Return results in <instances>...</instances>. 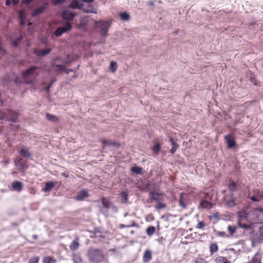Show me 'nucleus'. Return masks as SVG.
I'll return each mask as SVG.
<instances>
[{
  "label": "nucleus",
  "instance_id": "774afa93",
  "mask_svg": "<svg viewBox=\"0 0 263 263\" xmlns=\"http://www.w3.org/2000/svg\"><path fill=\"white\" fill-rule=\"evenodd\" d=\"M149 6H154V2H153V1H150V2H149Z\"/></svg>",
  "mask_w": 263,
  "mask_h": 263
},
{
  "label": "nucleus",
  "instance_id": "4be33fe9",
  "mask_svg": "<svg viewBox=\"0 0 263 263\" xmlns=\"http://www.w3.org/2000/svg\"><path fill=\"white\" fill-rule=\"evenodd\" d=\"M54 183L52 181H49L45 184V186L43 189L45 192H48L54 186Z\"/></svg>",
  "mask_w": 263,
  "mask_h": 263
},
{
  "label": "nucleus",
  "instance_id": "338daca9",
  "mask_svg": "<svg viewBox=\"0 0 263 263\" xmlns=\"http://www.w3.org/2000/svg\"><path fill=\"white\" fill-rule=\"evenodd\" d=\"M32 238L34 239H37V238H38V236L37 235H33L32 236Z\"/></svg>",
  "mask_w": 263,
  "mask_h": 263
},
{
  "label": "nucleus",
  "instance_id": "13d9d810",
  "mask_svg": "<svg viewBox=\"0 0 263 263\" xmlns=\"http://www.w3.org/2000/svg\"><path fill=\"white\" fill-rule=\"evenodd\" d=\"M12 2V1L11 0H6V2H5V5L6 6H9L11 5Z\"/></svg>",
  "mask_w": 263,
  "mask_h": 263
},
{
  "label": "nucleus",
  "instance_id": "bb28decb",
  "mask_svg": "<svg viewBox=\"0 0 263 263\" xmlns=\"http://www.w3.org/2000/svg\"><path fill=\"white\" fill-rule=\"evenodd\" d=\"M22 39L23 37L22 36L17 37L15 40L12 41L11 45L13 46L16 47L22 41Z\"/></svg>",
  "mask_w": 263,
  "mask_h": 263
},
{
  "label": "nucleus",
  "instance_id": "423d86ee",
  "mask_svg": "<svg viewBox=\"0 0 263 263\" xmlns=\"http://www.w3.org/2000/svg\"><path fill=\"white\" fill-rule=\"evenodd\" d=\"M257 224L255 227H253L252 229H249L248 232L250 234H251L252 235L254 236L255 237H256L257 239L259 240L262 243L263 242V226L260 227L258 228V231H255V228H256Z\"/></svg>",
  "mask_w": 263,
  "mask_h": 263
},
{
  "label": "nucleus",
  "instance_id": "c756f323",
  "mask_svg": "<svg viewBox=\"0 0 263 263\" xmlns=\"http://www.w3.org/2000/svg\"><path fill=\"white\" fill-rule=\"evenodd\" d=\"M155 228L154 226L148 227L146 229V233L148 236H152L155 232Z\"/></svg>",
  "mask_w": 263,
  "mask_h": 263
},
{
  "label": "nucleus",
  "instance_id": "7c9ffc66",
  "mask_svg": "<svg viewBox=\"0 0 263 263\" xmlns=\"http://www.w3.org/2000/svg\"><path fill=\"white\" fill-rule=\"evenodd\" d=\"M54 67L55 68V70L58 72H64V70H66V67L62 65L56 64Z\"/></svg>",
  "mask_w": 263,
  "mask_h": 263
},
{
  "label": "nucleus",
  "instance_id": "bf43d9fd",
  "mask_svg": "<svg viewBox=\"0 0 263 263\" xmlns=\"http://www.w3.org/2000/svg\"><path fill=\"white\" fill-rule=\"evenodd\" d=\"M20 0H12V2L14 6H16L18 4Z\"/></svg>",
  "mask_w": 263,
  "mask_h": 263
},
{
  "label": "nucleus",
  "instance_id": "c85d7f7f",
  "mask_svg": "<svg viewBox=\"0 0 263 263\" xmlns=\"http://www.w3.org/2000/svg\"><path fill=\"white\" fill-rule=\"evenodd\" d=\"M0 120L4 121H7L9 120V117L7 114L3 112L0 110Z\"/></svg>",
  "mask_w": 263,
  "mask_h": 263
},
{
  "label": "nucleus",
  "instance_id": "0eeeda50",
  "mask_svg": "<svg viewBox=\"0 0 263 263\" xmlns=\"http://www.w3.org/2000/svg\"><path fill=\"white\" fill-rule=\"evenodd\" d=\"M61 15L63 20L70 22V21L73 20L77 14L70 12L68 10H65L62 12Z\"/></svg>",
  "mask_w": 263,
  "mask_h": 263
},
{
  "label": "nucleus",
  "instance_id": "f8f14e48",
  "mask_svg": "<svg viewBox=\"0 0 263 263\" xmlns=\"http://www.w3.org/2000/svg\"><path fill=\"white\" fill-rule=\"evenodd\" d=\"M88 196V194L86 190H81L77 193L75 199L77 201H82Z\"/></svg>",
  "mask_w": 263,
  "mask_h": 263
},
{
  "label": "nucleus",
  "instance_id": "7ed1b4c3",
  "mask_svg": "<svg viewBox=\"0 0 263 263\" xmlns=\"http://www.w3.org/2000/svg\"><path fill=\"white\" fill-rule=\"evenodd\" d=\"M248 218V215L247 212H240L238 213V218L237 220L238 226L241 228L245 230L246 231H249V229H251L253 227H255L257 223L255 222H249L248 223H246L245 221L247 220Z\"/></svg>",
  "mask_w": 263,
  "mask_h": 263
},
{
  "label": "nucleus",
  "instance_id": "39448f33",
  "mask_svg": "<svg viewBox=\"0 0 263 263\" xmlns=\"http://www.w3.org/2000/svg\"><path fill=\"white\" fill-rule=\"evenodd\" d=\"M72 29V24L69 22H65L64 27H58L54 32L55 36L57 37L61 36L63 33L71 30Z\"/></svg>",
  "mask_w": 263,
  "mask_h": 263
},
{
  "label": "nucleus",
  "instance_id": "dca6fc26",
  "mask_svg": "<svg viewBox=\"0 0 263 263\" xmlns=\"http://www.w3.org/2000/svg\"><path fill=\"white\" fill-rule=\"evenodd\" d=\"M11 187L14 191L20 192L23 189V183L18 181H13L11 184Z\"/></svg>",
  "mask_w": 263,
  "mask_h": 263
},
{
  "label": "nucleus",
  "instance_id": "3c124183",
  "mask_svg": "<svg viewBox=\"0 0 263 263\" xmlns=\"http://www.w3.org/2000/svg\"><path fill=\"white\" fill-rule=\"evenodd\" d=\"M250 199L252 201H255V202H258L259 201V200L254 196H252L250 197Z\"/></svg>",
  "mask_w": 263,
  "mask_h": 263
},
{
  "label": "nucleus",
  "instance_id": "09e8293b",
  "mask_svg": "<svg viewBox=\"0 0 263 263\" xmlns=\"http://www.w3.org/2000/svg\"><path fill=\"white\" fill-rule=\"evenodd\" d=\"M205 226V223L204 222V221H199L197 225L196 226V228L198 229H202L203 228H204Z\"/></svg>",
  "mask_w": 263,
  "mask_h": 263
},
{
  "label": "nucleus",
  "instance_id": "393cba45",
  "mask_svg": "<svg viewBox=\"0 0 263 263\" xmlns=\"http://www.w3.org/2000/svg\"><path fill=\"white\" fill-rule=\"evenodd\" d=\"M250 240L251 241V245L253 247H255L257 244L258 243H261L262 242L257 239L256 237H255L254 236L251 235V236L250 237Z\"/></svg>",
  "mask_w": 263,
  "mask_h": 263
},
{
  "label": "nucleus",
  "instance_id": "9b49d317",
  "mask_svg": "<svg viewBox=\"0 0 263 263\" xmlns=\"http://www.w3.org/2000/svg\"><path fill=\"white\" fill-rule=\"evenodd\" d=\"M15 165L19 167L20 170H26L28 168V165L26 161H22L21 158H17L14 160Z\"/></svg>",
  "mask_w": 263,
  "mask_h": 263
},
{
  "label": "nucleus",
  "instance_id": "864d4df0",
  "mask_svg": "<svg viewBox=\"0 0 263 263\" xmlns=\"http://www.w3.org/2000/svg\"><path fill=\"white\" fill-rule=\"evenodd\" d=\"M108 142H109L108 141L105 140V139L102 140V143L104 146L107 145Z\"/></svg>",
  "mask_w": 263,
  "mask_h": 263
},
{
  "label": "nucleus",
  "instance_id": "20e7f679",
  "mask_svg": "<svg viewBox=\"0 0 263 263\" xmlns=\"http://www.w3.org/2000/svg\"><path fill=\"white\" fill-rule=\"evenodd\" d=\"M111 21H95V26L99 29L100 33L102 36H105L107 35V32L109 27L111 26Z\"/></svg>",
  "mask_w": 263,
  "mask_h": 263
},
{
  "label": "nucleus",
  "instance_id": "c9c22d12",
  "mask_svg": "<svg viewBox=\"0 0 263 263\" xmlns=\"http://www.w3.org/2000/svg\"><path fill=\"white\" fill-rule=\"evenodd\" d=\"M120 17L123 21H128L129 18V15L127 12H122L120 13Z\"/></svg>",
  "mask_w": 263,
  "mask_h": 263
},
{
  "label": "nucleus",
  "instance_id": "6e6552de",
  "mask_svg": "<svg viewBox=\"0 0 263 263\" xmlns=\"http://www.w3.org/2000/svg\"><path fill=\"white\" fill-rule=\"evenodd\" d=\"M102 204L103 208L102 209V211L103 212H104V208L105 209L106 211L110 210L114 213H117L118 212L117 207L112 202L107 200H103L102 201Z\"/></svg>",
  "mask_w": 263,
  "mask_h": 263
},
{
  "label": "nucleus",
  "instance_id": "b1692460",
  "mask_svg": "<svg viewBox=\"0 0 263 263\" xmlns=\"http://www.w3.org/2000/svg\"><path fill=\"white\" fill-rule=\"evenodd\" d=\"M200 205L202 208L211 209L212 208L211 203L205 200L201 201Z\"/></svg>",
  "mask_w": 263,
  "mask_h": 263
},
{
  "label": "nucleus",
  "instance_id": "5701e85b",
  "mask_svg": "<svg viewBox=\"0 0 263 263\" xmlns=\"http://www.w3.org/2000/svg\"><path fill=\"white\" fill-rule=\"evenodd\" d=\"M73 261L74 263H85V261L79 254H73Z\"/></svg>",
  "mask_w": 263,
  "mask_h": 263
},
{
  "label": "nucleus",
  "instance_id": "49530a36",
  "mask_svg": "<svg viewBox=\"0 0 263 263\" xmlns=\"http://www.w3.org/2000/svg\"><path fill=\"white\" fill-rule=\"evenodd\" d=\"M39 261V257L35 256L31 258L29 260V263H38Z\"/></svg>",
  "mask_w": 263,
  "mask_h": 263
},
{
  "label": "nucleus",
  "instance_id": "4d7b16f0",
  "mask_svg": "<svg viewBox=\"0 0 263 263\" xmlns=\"http://www.w3.org/2000/svg\"><path fill=\"white\" fill-rule=\"evenodd\" d=\"M0 52H1L2 53H5V50L3 49V48L2 47V41H1V39H0Z\"/></svg>",
  "mask_w": 263,
  "mask_h": 263
},
{
  "label": "nucleus",
  "instance_id": "e433bc0d",
  "mask_svg": "<svg viewBox=\"0 0 263 263\" xmlns=\"http://www.w3.org/2000/svg\"><path fill=\"white\" fill-rule=\"evenodd\" d=\"M179 205L180 206H181L183 209H186V204H185V203L184 202V201L183 200V194L182 193H181V195H180V199L179 200Z\"/></svg>",
  "mask_w": 263,
  "mask_h": 263
},
{
  "label": "nucleus",
  "instance_id": "aec40b11",
  "mask_svg": "<svg viewBox=\"0 0 263 263\" xmlns=\"http://www.w3.org/2000/svg\"><path fill=\"white\" fill-rule=\"evenodd\" d=\"M19 153L21 156H22L24 158H27L31 156V153L28 151V149L27 148H26L25 147H22L20 152Z\"/></svg>",
  "mask_w": 263,
  "mask_h": 263
},
{
  "label": "nucleus",
  "instance_id": "37998d69",
  "mask_svg": "<svg viewBox=\"0 0 263 263\" xmlns=\"http://www.w3.org/2000/svg\"><path fill=\"white\" fill-rule=\"evenodd\" d=\"M149 194L150 195V199L148 200V202H152L153 201H154V200H156V199L155 198L156 195L154 193V191H151L149 192Z\"/></svg>",
  "mask_w": 263,
  "mask_h": 263
},
{
  "label": "nucleus",
  "instance_id": "c03bdc74",
  "mask_svg": "<svg viewBox=\"0 0 263 263\" xmlns=\"http://www.w3.org/2000/svg\"><path fill=\"white\" fill-rule=\"evenodd\" d=\"M65 0H52L51 3L54 6H58L63 4Z\"/></svg>",
  "mask_w": 263,
  "mask_h": 263
},
{
  "label": "nucleus",
  "instance_id": "58836bf2",
  "mask_svg": "<svg viewBox=\"0 0 263 263\" xmlns=\"http://www.w3.org/2000/svg\"><path fill=\"white\" fill-rule=\"evenodd\" d=\"M128 194L126 192H122L121 193L122 202L125 203L128 199Z\"/></svg>",
  "mask_w": 263,
  "mask_h": 263
},
{
  "label": "nucleus",
  "instance_id": "f3484780",
  "mask_svg": "<svg viewBox=\"0 0 263 263\" xmlns=\"http://www.w3.org/2000/svg\"><path fill=\"white\" fill-rule=\"evenodd\" d=\"M83 6V5L82 4L80 3L77 1L73 0L68 6V8L72 9H78L80 10L82 9Z\"/></svg>",
  "mask_w": 263,
  "mask_h": 263
},
{
  "label": "nucleus",
  "instance_id": "de8ad7c7",
  "mask_svg": "<svg viewBox=\"0 0 263 263\" xmlns=\"http://www.w3.org/2000/svg\"><path fill=\"white\" fill-rule=\"evenodd\" d=\"M227 205L229 207H233L235 205V201L233 199L227 201Z\"/></svg>",
  "mask_w": 263,
  "mask_h": 263
},
{
  "label": "nucleus",
  "instance_id": "9d476101",
  "mask_svg": "<svg viewBox=\"0 0 263 263\" xmlns=\"http://www.w3.org/2000/svg\"><path fill=\"white\" fill-rule=\"evenodd\" d=\"M224 139L227 143V146L229 148H232L234 147L236 143L234 137L230 134L226 135L224 137Z\"/></svg>",
  "mask_w": 263,
  "mask_h": 263
},
{
  "label": "nucleus",
  "instance_id": "2eb2a0df",
  "mask_svg": "<svg viewBox=\"0 0 263 263\" xmlns=\"http://www.w3.org/2000/svg\"><path fill=\"white\" fill-rule=\"evenodd\" d=\"M51 49L49 48L43 50L35 49L34 50V53L38 57L45 56L51 52Z\"/></svg>",
  "mask_w": 263,
  "mask_h": 263
},
{
  "label": "nucleus",
  "instance_id": "8fccbe9b",
  "mask_svg": "<svg viewBox=\"0 0 263 263\" xmlns=\"http://www.w3.org/2000/svg\"><path fill=\"white\" fill-rule=\"evenodd\" d=\"M216 235L220 237H224L227 236V234L224 232H217Z\"/></svg>",
  "mask_w": 263,
  "mask_h": 263
},
{
  "label": "nucleus",
  "instance_id": "72a5a7b5",
  "mask_svg": "<svg viewBox=\"0 0 263 263\" xmlns=\"http://www.w3.org/2000/svg\"><path fill=\"white\" fill-rule=\"evenodd\" d=\"M252 263H261L260 257L258 253H256L252 259Z\"/></svg>",
  "mask_w": 263,
  "mask_h": 263
},
{
  "label": "nucleus",
  "instance_id": "a19ab883",
  "mask_svg": "<svg viewBox=\"0 0 263 263\" xmlns=\"http://www.w3.org/2000/svg\"><path fill=\"white\" fill-rule=\"evenodd\" d=\"M227 259L225 257L218 256L216 258L215 261L216 263H224Z\"/></svg>",
  "mask_w": 263,
  "mask_h": 263
},
{
  "label": "nucleus",
  "instance_id": "a211bd4d",
  "mask_svg": "<svg viewBox=\"0 0 263 263\" xmlns=\"http://www.w3.org/2000/svg\"><path fill=\"white\" fill-rule=\"evenodd\" d=\"M79 238L77 237L70 243L69 249L71 251H74L77 250L79 248Z\"/></svg>",
  "mask_w": 263,
  "mask_h": 263
},
{
  "label": "nucleus",
  "instance_id": "473e14b6",
  "mask_svg": "<svg viewBox=\"0 0 263 263\" xmlns=\"http://www.w3.org/2000/svg\"><path fill=\"white\" fill-rule=\"evenodd\" d=\"M218 250V247L216 243H212L210 245V251L212 254L217 252Z\"/></svg>",
  "mask_w": 263,
  "mask_h": 263
},
{
  "label": "nucleus",
  "instance_id": "cd10ccee",
  "mask_svg": "<svg viewBox=\"0 0 263 263\" xmlns=\"http://www.w3.org/2000/svg\"><path fill=\"white\" fill-rule=\"evenodd\" d=\"M161 147V144L160 143H155V144H154V147L153 148V153L155 154H156V155L158 154V153L160 151Z\"/></svg>",
  "mask_w": 263,
  "mask_h": 263
},
{
  "label": "nucleus",
  "instance_id": "412c9836",
  "mask_svg": "<svg viewBox=\"0 0 263 263\" xmlns=\"http://www.w3.org/2000/svg\"><path fill=\"white\" fill-rule=\"evenodd\" d=\"M46 116L47 119L51 122L57 123L59 122V118L55 115L50 114L49 113H46Z\"/></svg>",
  "mask_w": 263,
  "mask_h": 263
},
{
  "label": "nucleus",
  "instance_id": "e2e57ef3",
  "mask_svg": "<svg viewBox=\"0 0 263 263\" xmlns=\"http://www.w3.org/2000/svg\"><path fill=\"white\" fill-rule=\"evenodd\" d=\"M116 145H117L116 143L110 142L109 141L108 142V144H107V145H110V146H111V145L116 146Z\"/></svg>",
  "mask_w": 263,
  "mask_h": 263
},
{
  "label": "nucleus",
  "instance_id": "2f4dec72",
  "mask_svg": "<svg viewBox=\"0 0 263 263\" xmlns=\"http://www.w3.org/2000/svg\"><path fill=\"white\" fill-rule=\"evenodd\" d=\"M142 169L141 167L137 166H133L131 168V171L133 173H135L136 174H141V172H142Z\"/></svg>",
  "mask_w": 263,
  "mask_h": 263
},
{
  "label": "nucleus",
  "instance_id": "6ab92c4d",
  "mask_svg": "<svg viewBox=\"0 0 263 263\" xmlns=\"http://www.w3.org/2000/svg\"><path fill=\"white\" fill-rule=\"evenodd\" d=\"M169 141L172 146V147L170 150V153L172 154H174L178 148L179 145L174 141V139L172 137H169Z\"/></svg>",
  "mask_w": 263,
  "mask_h": 263
},
{
  "label": "nucleus",
  "instance_id": "f03ea898",
  "mask_svg": "<svg viewBox=\"0 0 263 263\" xmlns=\"http://www.w3.org/2000/svg\"><path fill=\"white\" fill-rule=\"evenodd\" d=\"M88 257L89 260L93 263L106 262L107 261L102 250L97 248H90L88 251Z\"/></svg>",
  "mask_w": 263,
  "mask_h": 263
},
{
  "label": "nucleus",
  "instance_id": "ddd939ff",
  "mask_svg": "<svg viewBox=\"0 0 263 263\" xmlns=\"http://www.w3.org/2000/svg\"><path fill=\"white\" fill-rule=\"evenodd\" d=\"M7 115L9 117V120L8 121H11L12 122L16 121L18 117L17 112L12 110H9Z\"/></svg>",
  "mask_w": 263,
  "mask_h": 263
},
{
  "label": "nucleus",
  "instance_id": "603ef678",
  "mask_svg": "<svg viewBox=\"0 0 263 263\" xmlns=\"http://www.w3.org/2000/svg\"><path fill=\"white\" fill-rule=\"evenodd\" d=\"M33 0H22V2L23 4L28 5L30 4Z\"/></svg>",
  "mask_w": 263,
  "mask_h": 263
},
{
  "label": "nucleus",
  "instance_id": "5fc2aeb1",
  "mask_svg": "<svg viewBox=\"0 0 263 263\" xmlns=\"http://www.w3.org/2000/svg\"><path fill=\"white\" fill-rule=\"evenodd\" d=\"M154 193H155L156 196H162L163 195L162 193L159 192L154 191Z\"/></svg>",
  "mask_w": 263,
  "mask_h": 263
},
{
  "label": "nucleus",
  "instance_id": "ea45409f",
  "mask_svg": "<svg viewBox=\"0 0 263 263\" xmlns=\"http://www.w3.org/2000/svg\"><path fill=\"white\" fill-rule=\"evenodd\" d=\"M137 225V224L136 223V222L134 221H133L132 222V224H129V225H125L123 224H120L119 225V228L121 229H123L124 228L134 227H136Z\"/></svg>",
  "mask_w": 263,
  "mask_h": 263
},
{
  "label": "nucleus",
  "instance_id": "4468645a",
  "mask_svg": "<svg viewBox=\"0 0 263 263\" xmlns=\"http://www.w3.org/2000/svg\"><path fill=\"white\" fill-rule=\"evenodd\" d=\"M152 251L148 249L146 250L143 256V261L144 263L149 262L150 260L152 259Z\"/></svg>",
  "mask_w": 263,
  "mask_h": 263
},
{
  "label": "nucleus",
  "instance_id": "69168bd1",
  "mask_svg": "<svg viewBox=\"0 0 263 263\" xmlns=\"http://www.w3.org/2000/svg\"><path fill=\"white\" fill-rule=\"evenodd\" d=\"M155 198L156 199V200H154V201H156L157 202L160 201V199L159 197H158V196H155Z\"/></svg>",
  "mask_w": 263,
  "mask_h": 263
},
{
  "label": "nucleus",
  "instance_id": "79ce46f5",
  "mask_svg": "<svg viewBox=\"0 0 263 263\" xmlns=\"http://www.w3.org/2000/svg\"><path fill=\"white\" fill-rule=\"evenodd\" d=\"M19 18L21 20L20 21V25L24 26L26 24V21H25V17L22 14H20L19 15Z\"/></svg>",
  "mask_w": 263,
  "mask_h": 263
},
{
  "label": "nucleus",
  "instance_id": "a18cd8bd",
  "mask_svg": "<svg viewBox=\"0 0 263 263\" xmlns=\"http://www.w3.org/2000/svg\"><path fill=\"white\" fill-rule=\"evenodd\" d=\"M228 229L230 235H233L236 232V228L234 226H229Z\"/></svg>",
  "mask_w": 263,
  "mask_h": 263
},
{
  "label": "nucleus",
  "instance_id": "f704fd0d",
  "mask_svg": "<svg viewBox=\"0 0 263 263\" xmlns=\"http://www.w3.org/2000/svg\"><path fill=\"white\" fill-rule=\"evenodd\" d=\"M166 205L165 203L159 201L157 202V205L155 206L156 209L157 210H160L161 209L165 208Z\"/></svg>",
  "mask_w": 263,
  "mask_h": 263
},
{
  "label": "nucleus",
  "instance_id": "1a4fd4ad",
  "mask_svg": "<svg viewBox=\"0 0 263 263\" xmlns=\"http://www.w3.org/2000/svg\"><path fill=\"white\" fill-rule=\"evenodd\" d=\"M49 4L48 2L44 3L41 6H39L36 9L34 10L31 13L32 16H36L42 13L44 10L47 8Z\"/></svg>",
  "mask_w": 263,
  "mask_h": 263
},
{
  "label": "nucleus",
  "instance_id": "052dcab7",
  "mask_svg": "<svg viewBox=\"0 0 263 263\" xmlns=\"http://www.w3.org/2000/svg\"><path fill=\"white\" fill-rule=\"evenodd\" d=\"M73 71L72 69H67L66 68V70H64V72L66 73L67 74H68L70 72Z\"/></svg>",
  "mask_w": 263,
  "mask_h": 263
},
{
  "label": "nucleus",
  "instance_id": "f257e3e1",
  "mask_svg": "<svg viewBox=\"0 0 263 263\" xmlns=\"http://www.w3.org/2000/svg\"><path fill=\"white\" fill-rule=\"evenodd\" d=\"M36 69L37 67L31 66L23 71L22 73V79L16 77L13 72H10L3 78V84L6 86H9L12 82H14L16 85H19L23 83L32 84L36 76Z\"/></svg>",
  "mask_w": 263,
  "mask_h": 263
},
{
  "label": "nucleus",
  "instance_id": "0e129e2a",
  "mask_svg": "<svg viewBox=\"0 0 263 263\" xmlns=\"http://www.w3.org/2000/svg\"><path fill=\"white\" fill-rule=\"evenodd\" d=\"M51 86V84H50L48 86H46L45 88L46 90H49Z\"/></svg>",
  "mask_w": 263,
  "mask_h": 263
},
{
  "label": "nucleus",
  "instance_id": "a878e982",
  "mask_svg": "<svg viewBox=\"0 0 263 263\" xmlns=\"http://www.w3.org/2000/svg\"><path fill=\"white\" fill-rule=\"evenodd\" d=\"M229 190L232 193L237 190V184L233 181H231L229 184Z\"/></svg>",
  "mask_w": 263,
  "mask_h": 263
},
{
  "label": "nucleus",
  "instance_id": "6e6d98bb",
  "mask_svg": "<svg viewBox=\"0 0 263 263\" xmlns=\"http://www.w3.org/2000/svg\"><path fill=\"white\" fill-rule=\"evenodd\" d=\"M61 175L65 178H68L69 176V174L66 172L62 173Z\"/></svg>",
  "mask_w": 263,
  "mask_h": 263
},
{
  "label": "nucleus",
  "instance_id": "680f3d73",
  "mask_svg": "<svg viewBox=\"0 0 263 263\" xmlns=\"http://www.w3.org/2000/svg\"><path fill=\"white\" fill-rule=\"evenodd\" d=\"M91 10L89 11L90 13H95V14L97 13V11L95 10L92 6H91Z\"/></svg>",
  "mask_w": 263,
  "mask_h": 263
},
{
  "label": "nucleus",
  "instance_id": "4c0bfd02",
  "mask_svg": "<svg viewBox=\"0 0 263 263\" xmlns=\"http://www.w3.org/2000/svg\"><path fill=\"white\" fill-rule=\"evenodd\" d=\"M109 66H110V70L112 72H115L117 68V63L114 61H111L110 63Z\"/></svg>",
  "mask_w": 263,
  "mask_h": 263
}]
</instances>
